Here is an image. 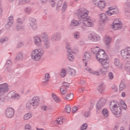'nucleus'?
Here are the masks:
<instances>
[{"instance_id": "f257e3e1", "label": "nucleus", "mask_w": 130, "mask_h": 130, "mask_svg": "<svg viewBox=\"0 0 130 130\" xmlns=\"http://www.w3.org/2000/svg\"><path fill=\"white\" fill-rule=\"evenodd\" d=\"M76 16L79 20L83 21V24L87 27H93V21L88 18L89 12L84 8L78 9L76 12Z\"/></svg>"}, {"instance_id": "f03ea898", "label": "nucleus", "mask_w": 130, "mask_h": 130, "mask_svg": "<svg viewBox=\"0 0 130 130\" xmlns=\"http://www.w3.org/2000/svg\"><path fill=\"white\" fill-rule=\"evenodd\" d=\"M91 52L95 55V57L99 61L108 57V56L105 53V51L103 49H100L98 46L91 48Z\"/></svg>"}, {"instance_id": "7ed1b4c3", "label": "nucleus", "mask_w": 130, "mask_h": 130, "mask_svg": "<svg viewBox=\"0 0 130 130\" xmlns=\"http://www.w3.org/2000/svg\"><path fill=\"white\" fill-rule=\"evenodd\" d=\"M107 58H105V59H101L99 61L101 64L102 66V68L100 69V74L102 76H104L107 74L108 72V68H109V58L108 57H106Z\"/></svg>"}, {"instance_id": "20e7f679", "label": "nucleus", "mask_w": 130, "mask_h": 130, "mask_svg": "<svg viewBox=\"0 0 130 130\" xmlns=\"http://www.w3.org/2000/svg\"><path fill=\"white\" fill-rule=\"evenodd\" d=\"M110 108L113 114L117 117H118L119 114L121 113V107L120 104L114 101H112L110 103Z\"/></svg>"}, {"instance_id": "39448f33", "label": "nucleus", "mask_w": 130, "mask_h": 130, "mask_svg": "<svg viewBox=\"0 0 130 130\" xmlns=\"http://www.w3.org/2000/svg\"><path fill=\"white\" fill-rule=\"evenodd\" d=\"M44 54V50L42 48L34 50L32 51L31 53V57L32 59L36 61H38L41 59V57Z\"/></svg>"}, {"instance_id": "423d86ee", "label": "nucleus", "mask_w": 130, "mask_h": 130, "mask_svg": "<svg viewBox=\"0 0 130 130\" xmlns=\"http://www.w3.org/2000/svg\"><path fill=\"white\" fill-rule=\"evenodd\" d=\"M121 55L124 59L130 58V47L122 49L120 51Z\"/></svg>"}, {"instance_id": "0eeeda50", "label": "nucleus", "mask_w": 130, "mask_h": 130, "mask_svg": "<svg viewBox=\"0 0 130 130\" xmlns=\"http://www.w3.org/2000/svg\"><path fill=\"white\" fill-rule=\"evenodd\" d=\"M8 96L12 100H19L21 98V95L15 90H12L9 92Z\"/></svg>"}, {"instance_id": "6e6552de", "label": "nucleus", "mask_w": 130, "mask_h": 130, "mask_svg": "<svg viewBox=\"0 0 130 130\" xmlns=\"http://www.w3.org/2000/svg\"><path fill=\"white\" fill-rule=\"evenodd\" d=\"M112 27L114 30H119L122 28V22L118 19H115L112 24Z\"/></svg>"}, {"instance_id": "1a4fd4ad", "label": "nucleus", "mask_w": 130, "mask_h": 130, "mask_svg": "<svg viewBox=\"0 0 130 130\" xmlns=\"http://www.w3.org/2000/svg\"><path fill=\"white\" fill-rule=\"evenodd\" d=\"M93 4L102 10L106 7V3L103 0H93Z\"/></svg>"}, {"instance_id": "9d476101", "label": "nucleus", "mask_w": 130, "mask_h": 130, "mask_svg": "<svg viewBox=\"0 0 130 130\" xmlns=\"http://www.w3.org/2000/svg\"><path fill=\"white\" fill-rule=\"evenodd\" d=\"M15 115V110L12 108H8L5 111V115L8 118H12Z\"/></svg>"}, {"instance_id": "9b49d317", "label": "nucleus", "mask_w": 130, "mask_h": 130, "mask_svg": "<svg viewBox=\"0 0 130 130\" xmlns=\"http://www.w3.org/2000/svg\"><path fill=\"white\" fill-rule=\"evenodd\" d=\"M29 20L30 21L29 22L30 27H31L32 30H34V31L37 30V21L36 20V19L35 18L30 17L29 18Z\"/></svg>"}, {"instance_id": "f8f14e48", "label": "nucleus", "mask_w": 130, "mask_h": 130, "mask_svg": "<svg viewBox=\"0 0 130 130\" xmlns=\"http://www.w3.org/2000/svg\"><path fill=\"white\" fill-rule=\"evenodd\" d=\"M88 38L89 40H91V41H93L94 42H97V41L100 40V36L97 34L92 33L88 36Z\"/></svg>"}, {"instance_id": "ddd939ff", "label": "nucleus", "mask_w": 130, "mask_h": 130, "mask_svg": "<svg viewBox=\"0 0 130 130\" xmlns=\"http://www.w3.org/2000/svg\"><path fill=\"white\" fill-rule=\"evenodd\" d=\"M112 41V38L109 36H106L104 38V42L106 45V47L107 49H110V43Z\"/></svg>"}, {"instance_id": "4468645a", "label": "nucleus", "mask_w": 130, "mask_h": 130, "mask_svg": "<svg viewBox=\"0 0 130 130\" xmlns=\"http://www.w3.org/2000/svg\"><path fill=\"white\" fill-rule=\"evenodd\" d=\"M40 99L38 96H35L31 100L30 102L31 104H32V108L33 109H36L37 107L39 106V101Z\"/></svg>"}, {"instance_id": "2eb2a0df", "label": "nucleus", "mask_w": 130, "mask_h": 130, "mask_svg": "<svg viewBox=\"0 0 130 130\" xmlns=\"http://www.w3.org/2000/svg\"><path fill=\"white\" fill-rule=\"evenodd\" d=\"M61 40V34L60 32L54 33L51 38V40L53 42H56V41H59Z\"/></svg>"}, {"instance_id": "dca6fc26", "label": "nucleus", "mask_w": 130, "mask_h": 130, "mask_svg": "<svg viewBox=\"0 0 130 130\" xmlns=\"http://www.w3.org/2000/svg\"><path fill=\"white\" fill-rule=\"evenodd\" d=\"M70 87V84L67 82L63 83V86L60 87V92L61 93L62 95H64L68 93V90L67 89Z\"/></svg>"}, {"instance_id": "f3484780", "label": "nucleus", "mask_w": 130, "mask_h": 130, "mask_svg": "<svg viewBox=\"0 0 130 130\" xmlns=\"http://www.w3.org/2000/svg\"><path fill=\"white\" fill-rule=\"evenodd\" d=\"M9 92V85L8 83L0 84V93H7Z\"/></svg>"}, {"instance_id": "a211bd4d", "label": "nucleus", "mask_w": 130, "mask_h": 130, "mask_svg": "<svg viewBox=\"0 0 130 130\" xmlns=\"http://www.w3.org/2000/svg\"><path fill=\"white\" fill-rule=\"evenodd\" d=\"M105 103H106V99H101L99 101V102L97 103L96 105V107L97 109L100 110V109H101L104 105H105Z\"/></svg>"}, {"instance_id": "6ab92c4d", "label": "nucleus", "mask_w": 130, "mask_h": 130, "mask_svg": "<svg viewBox=\"0 0 130 130\" xmlns=\"http://www.w3.org/2000/svg\"><path fill=\"white\" fill-rule=\"evenodd\" d=\"M13 24H14V17L13 16H10L8 17V22L7 24L5 25L6 28L7 30H9L10 27L13 26Z\"/></svg>"}, {"instance_id": "aec40b11", "label": "nucleus", "mask_w": 130, "mask_h": 130, "mask_svg": "<svg viewBox=\"0 0 130 130\" xmlns=\"http://www.w3.org/2000/svg\"><path fill=\"white\" fill-rule=\"evenodd\" d=\"M106 13L108 16H112V15H118V14H119V9L117 8H114L111 12L108 11L106 12Z\"/></svg>"}, {"instance_id": "412c9836", "label": "nucleus", "mask_w": 130, "mask_h": 130, "mask_svg": "<svg viewBox=\"0 0 130 130\" xmlns=\"http://www.w3.org/2000/svg\"><path fill=\"white\" fill-rule=\"evenodd\" d=\"M35 44L38 47H40L41 46V44H42V41H41V39L39 37L36 36L34 38Z\"/></svg>"}, {"instance_id": "4be33fe9", "label": "nucleus", "mask_w": 130, "mask_h": 130, "mask_svg": "<svg viewBox=\"0 0 130 130\" xmlns=\"http://www.w3.org/2000/svg\"><path fill=\"white\" fill-rule=\"evenodd\" d=\"M100 21L102 23V24H104L105 22L108 20V18H107V16H106V14L105 13H102L99 15Z\"/></svg>"}, {"instance_id": "5701e85b", "label": "nucleus", "mask_w": 130, "mask_h": 130, "mask_svg": "<svg viewBox=\"0 0 130 130\" xmlns=\"http://www.w3.org/2000/svg\"><path fill=\"white\" fill-rule=\"evenodd\" d=\"M40 37L43 42L49 40V38L48 37V34H47V32H42L41 34Z\"/></svg>"}, {"instance_id": "b1692460", "label": "nucleus", "mask_w": 130, "mask_h": 130, "mask_svg": "<svg viewBox=\"0 0 130 130\" xmlns=\"http://www.w3.org/2000/svg\"><path fill=\"white\" fill-rule=\"evenodd\" d=\"M73 54H75V52H74V51H71V52H68V59L70 61H73V60L75 59V56H74Z\"/></svg>"}, {"instance_id": "393cba45", "label": "nucleus", "mask_w": 130, "mask_h": 130, "mask_svg": "<svg viewBox=\"0 0 130 130\" xmlns=\"http://www.w3.org/2000/svg\"><path fill=\"white\" fill-rule=\"evenodd\" d=\"M90 59H91V54L89 52H85L84 53V58L83 59V61H85V60L89 61Z\"/></svg>"}, {"instance_id": "a878e982", "label": "nucleus", "mask_w": 130, "mask_h": 130, "mask_svg": "<svg viewBox=\"0 0 130 130\" xmlns=\"http://www.w3.org/2000/svg\"><path fill=\"white\" fill-rule=\"evenodd\" d=\"M98 90L100 93H103L105 91V85L103 83L100 84L98 87Z\"/></svg>"}, {"instance_id": "bb28decb", "label": "nucleus", "mask_w": 130, "mask_h": 130, "mask_svg": "<svg viewBox=\"0 0 130 130\" xmlns=\"http://www.w3.org/2000/svg\"><path fill=\"white\" fill-rule=\"evenodd\" d=\"M67 73H68L69 75H70V76H73V77L76 76V70L70 68L67 69Z\"/></svg>"}, {"instance_id": "cd10ccee", "label": "nucleus", "mask_w": 130, "mask_h": 130, "mask_svg": "<svg viewBox=\"0 0 130 130\" xmlns=\"http://www.w3.org/2000/svg\"><path fill=\"white\" fill-rule=\"evenodd\" d=\"M126 85H125V83L121 81L119 85V91H123L125 89Z\"/></svg>"}, {"instance_id": "c85d7f7f", "label": "nucleus", "mask_w": 130, "mask_h": 130, "mask_svg": "<svg viewBox=\"0 0 130 130\" xmlns=\"http://www.w3.org/2000/svg\"><path fill=\"white\" fill-rule=\"evenodd\" d=\"M70 26L72 27H77V26H80V23L76 20H73L70 23Z\"/></svg>"}, {"instance_id": "c756f323", "label": "nucleus", "mask_w": 130, "mask_h": 130, "mask_svg": "<svg viewBox=\"0 0 130 130\" xmlns=\"http://www.w3.org/2000/svg\"><path fill=\"white\" fill-rule=\"evenodd\" d=\"M49 80H50V75L49 73H46L45 74V81L44 82V85H46L48 82H49Z\"/></svg>"}, {"instance_id": "7c9ffc66", "label": "nucleus", "mask_w": 130, "mask_h": 130, "mask_svg": "<svg viewBox=\"0 0 130 130\" xmlns=\"http://www.w3.org/2000/svg\"><path fill=\"white\" fill-rule=\"evenodd\" d=\"M73 98H74V94L73 93H70L65 96L64 99L65 100H67V101H71V100H73Z\"/></svg>"}, {"instance_id": "2f4dec72", "label": "nucleus", "mask_w": 130, "mask_h": 130, "mask_svg": "<svg viewBox=\"0 0 130 130\" xmlns=\"http://www.w3.org/2000/svg\"><path fill=\"white\" fill-rule=\"evenodd\" d=\"M120 106L121 107V109H124V110H126V108H127V106H126V104H125V102L123 101H121L120 102Z\"/></svg>"}, {"instance_id": "473e14b6", "label": "nucleus", "mask_w": 130, "mask_h": 130, "mask_svg": "<svg viewBox=\"0 0 130 130\" xmlns=\"http://www.w3.org/2000/svg\"><path fill=\"white\" fill-rule=\"evenodd\" d=\"M25 26L23 24H16V29L17 31H21V30H24Z\"/></svg>"}, {"instance_id": "72a5a7b5", "label": "nucleus", "mask_w": 130, "mask_h": 130, "mask_svg": "<svg viewBox=\"0 0 130 130\" xmlns=\"http://www.w3.org/2000/svg\"><path fill=\"white\" fill-rule=\"evenodd\" d=\"M64 3V2H63V1H62V0L58 1L57 3V6L56 7V10L57 11H59V10H58V8H60V7H61V6H62V5H63Z\"/></svg>"}, {"instance_id": "f704fd0d", "label": "nucleus", "mask_w": 130, "mask_h": 130, "mask_svg": "<svg viewBox=\"0 0 130 130\" xmlns=\"http://www.w3.org/2000/svg\"><path fill=\"white\" fill-rule=\"evenodd\" d=\"M32 117V114L28 113L24 115L23 118L24 120H29Z\"/></svg>"}, {"instance_id": "c9c22d12", "label": "nucleus", "mask_w": 130, "mask_h": 130, "mask_svg": "<svg viewBox=\"0 0 130 130\" xmlns=\"http://www.w3.org/2000/svg\"><path fill=\"white\" fill-rule=\"evenodd\" d=\"M86 71H88L89 72L90 74H92L93 75H95L96 76H99V75H100L99 72H98V71H93L92 70V69H91L90 68H87V69H86Z\"/></svg>"}, {"instance_id": "e433bc0d", "label": "nucleus", "mask_w": 130, "mask_h": 130, "mask_svg": "<svg viewBox=\"0 0 130 130\" xmlns=\"http://www.w3.org/2000/svg\"><path fill=\"white\" fill-rule=\"evenodd\" d=\"M43 42L44 44L45 48L48 49V48H50V42H49V40Z\"/></svg>"}, {"instance_id": "4c0bfd02", "label": "nucleus", "mask_w": 130, "mask_h": 130, "mask_svg": "<svg viewBox=\"0 0 130 130\" xmlns=\"http://www.w3.org/2000/svg\"><path fill=\"white\" fill-rule=\"evenodd\" d=\"M67 76V71L65 69H62L60 71V77L61 78H64Z\"/></svg>"}, {"instance_id": "58836bf2", "label": "nucleus", "mask_w": 130, "mask_h": 130, "mask_svg": "<svg viewBox=\"0 0 130 130\" xmlns=\"http://www.w3.org/2000/svg\"><path fill=\"white\" fill-rule=\"evenodd\" d=\"M63 121H64V119H61L60 118H58L55 121V122L57 123V124H60L61 125L62 123H63Z\"/></svg>"}, {"instance_id": "ea45409f", "label": "nucleus", "mask_w": 130, "mask_h": 130, "mask_svg": "<svg viewBox=\"0 0 130 130\" xmlns=\"http://www.w3.org/2000/svg\"><path fill=\"white\" fill-rule=\"evenodd\" d=\"M26 107L27 109H31V108H33V105L32 104V103L30 101H28L26 104Z\"/></svg>"}, {"instance_id": "a19ab883", "label": "nucleus", "mask_w": 130, "mask_h": 130, "mask_svg": "<svg viewBox=\"0 0 130 130\" xmlns=\"http://www.w3.org/2000/svg\"><path fill=\"white\" fill-rule=\"evenodd\" d=\"M102 113L104 116V117H108L109 115V113H108V110L107 109H104L102 110Z\"/></svg>"}, {"instance_id": "79ce46f5", "label": "nucleus", "mask_w": 130, "mask_h": 130, "mask_svg": "<svg viewBox=\"0 0 130 130\" xmlns=\"http://www.w3.org/2000/svg\"><path fill=\"white\" fill-rule=\"evenodd\" d=\"M12 64V61L11 60H8L5 63V68H6L7 69H9L10 67H11Z\"/></svg>"}, {"instance_id": "37998d69", "label": "nucleus", "mask_w": 130, "mask_h": 130, "mask_svg": "<svg viewBox=\"0 0 130 130\" xmlns=\"http://www.w3.org/2000/svg\"><path fill=\"white\" fill-rule=\"evenodd\" d=\"M114 63L116 67H119L120 66V61L118 58H116L114 59Z\"/></svg>"}, {"instance_id": "c03bdc74", "label": "nucleus", "mask_w": 130, "mask_h": 130, "mask_svg": "<svg viewBox=\"0 0 130 130\" xmlns=\"http://www.w3.org/2000/svg\"><path fill=\"white\" fill-rule=\"evenodd\" d=\"M52 97L56 102H59V101H60V99L57 97L54 93L52 94Z\"/></svg>"}, {"instance_id": "a18cd8bd", "label": "nucleus", "mask_w": 130, "mask_h": 130, "mask_svg": "<svg viewBox=\"0 0 130 130\" xmlns=\"http://www.w3.org/2000/svg\"><path fill=\"white\" fill-rule=\"evenodd\" d=\"M74 37L75 39H79L81 38V33L78 31H76L74 34Z\"/></svg>"}, {"instance_id": "49530a36", "label": "nucleus", "mask_w": 130, "mask_h": 130, "mask_svg": "<svg viewBox=\"0 0 130 130\" xmlns=\"http://www.w3.org/2000/svg\"><path fill=\"white\" fill-rule=\"evenodd\" d=\"M68 9V4L66 2H64L62 7L61 11L63 13L66 12V10Z\"/></svg>"}, {"instance_id": "de8ad7c7", "label": "nucleus", "mask_w": 130, "mask_h": 130, "mask_svg": "<svg viewBox=\"0 0 130 130\" xmlns=\"http://www.w3.org/2000/svg\"><path fill=\"white\" fill-rule=\"evenodd\" d=\"M28 3H30V0H21L19 2V5H26V4H28Z\"/></svg>"}, {"instance_id": "09e8293b", "label": "nucleus", "mask_w": 130, "mask_h": 130, "mask_svg": "<svg viewBox=\"0 0 130 130\" xmlns=\"http://www.w3.org/2000/svg\"><path fill=\"white\" fill-rule=\"evenodd\" d=\"M66 49L67 50V52H72V51H73V50L71 48L69 43L66 44Z\"/></svg>"}, {"instance_id": "8fccbe9b", "label": "nucleus", "mask_w": 130, "mask_h": 130, "mask_svg": "<svg viewBox=\"0 0 130 130\" xmlns=\"http://www.w3.org/2000/svg\"><path fill=\"white\" fill-rule=\"evenodd\" d=\"M8 40H9V38H8L7 37H5L2 38L0 39V43L3 44L4 42H7V41H8Z\"/></svg>"}, {"instance_id": "3c124183", "label": "nucleus", "mask_w": 130, "mask_h": 130, "mask_svg": "<svg viewBox=\"0 0 130 130\" xmlns=\"http://www.w3.org/2000/svg\"><path fill=\"white\" fill-rule=\"evenodd\" d=\"M16 60H22L23 59V54L19 53L15 58Z\"/></svg>"}, {"instance_id": "603ef678", "label": "nucleus", "mask_w": 130, "mask_h": 130, "mask_svg": "<svg viewBox=\"0 0 130 130\" xmlns=\"http://www.w3.org/2000/svg\"><path fill=\"white\" fill-rule=\"evenodd\" d=\"M23 20H22V19L18 18H17V20H16V25H23Z\"/></svg>"}, {"instance_id": "864d4df0", "label": "nucleus", "mask_w": 130, "mask_h": 130, "mask_svg": "<svg viewBox=\"0 0 130 130\" xmlns=\"http://www.w3.org/2000/svg\"><path fill=\"white\" fill-rule=\"evenodd\" d=\"M130 7H128V8H125L124 6V11H125V14L126 15V16H129L130 15V11L129 10H127L128 9H129Z\"/></svg>"}, {"instance_id": "5fc2aeb1", "label": "nucleus", "mask_w": 130, "mask_h": 130, "mask_svg": "<svg viewBox=\"0 0 130 130\" xmlns=\"http://www.w3.org/2000/svg\"><path fill=\"white\" fill-rule=\"evenodd\" d=\"M24 12L26 14H30V13H31V12H32V9H31V8H30V7H27L25 9Z\"/></svg>"}, {"instance_id": "6e6d98bb", "label": "nucleus", "mask_w": 130, "mask_h": 130, "mask_svg": "<svg viewBox=\"0 0 130 130\" xmlns=\"http://www.w3.org/2000/svg\"><path fill=\"white\" fill-rule=\"evenodd\" d=\"M108 78L109 80H113L114 76H113V73H112V72H109L108 73Z\"/></svg>"}, {"instance_id": "4d7b16f0", "label": "nucleus", "mask_w": 130, "mask_h": 130, "mask_svg": "<svg viewBox=\"0 0 130 130\" xmlns=\"http://www.w3.org/2000/svg\"><path fill=\"white\" fill-rule=\"evenodd\" d=\"M87 127H88V124L84 123L81 126V130L87 129Z\"/></svg>"}, {"instance_id": "13d9d810", "label": "nucleus", "mask_w": 130, "mask_h": 130, "mask_svg": "<svg viewBox=\"0 0 130 130\" xmlns=\"http://www.w3.org/2000/svg\"><path fill=\"white\" fill-rule=\"evenodd\" d=\"M65 110L68 113H70L71 112V107L70 106L67 105L65 108Z\"/></svg>"}, {"instance_id": "bf43d9fd", "label": "nucleus", "mask_w": 130, "mask_h": 130, "mask_svg": "<svg viewBox=\"0 0 130 130\" xmlns=\"http://www.w3.org/2000/svg\"><path fill=\"white\" fill-rule=\"evenodd\" d=\"M111 88L112 90H114V91H115V92H117L118 91V88L115 85H113L111 87Z\"/></svg>"}, {"instance_id": "052dcab7", "label": "nucleus", "mask_w": 130, "mask_h": 130, "mask_svg": "<svg viewBox=\"0 0 130 130\" xmlns=\"http://www.w3.org/2000/svg\"><path fill=\"white\" fill-rule=\"evenodd\" d=\"M25 130H32L31 126L29 124H26L25 126Z\"/></svg>"}, {"instance_id": "680f3d73", "label": "nucleus", "mask_w": 130, "mask_h": 130, "mask_svg": "<svg viewBox=\"0 0 130 130\" xmlns=\"http://www.w3.org/2000/svg\"><path fill=\"white\" fill-rule=\"evenodd\" d=\"M56 2V0H50V4L52 5V7H53V8H54V7H55Z\"/></svg>"}, {"instance_id": "e2e57ef3", "label": "nucleus", "mask_w": 130, "mask_h": 130, "mask_svg": "<svg viewBox=\"0 0 130 130\" xmlns=\"http://www.w3.org/2000/svg\"><path fill=\"white\" fill-rule=\"evenodd\" d=\"M87 27H88L87 26H86V25L83 23V24L81 26V28L82 30H85L87 29Z\"/></svg>"}, {"instance_id": "0e129e2a", "label": "nucleus", "mask_w": 130, "mask_h": 130, "mask_svg": "<svg viewBox=\"0 0 130 130\" xmlns=\"http://www.w3.org/2000/svg\"><path fill=\"white\" fill-rule=\"evenodd\" d=\"M78 111V107H73L72 109V113H75V112H77Z\"/></svg>"}, {"instance_id": "69168bd1", "label": "nucleus", "mask_w": 130, "mask_h": 130, "mask_svg": "<svg viewBox=\"0 0 130 130\" xmlns=\"http://www.w3.org/2000/svg\"><path fill=\"white\" fill-rule=\"evenodd\" d=\"M129 7H130V2H126L124 5V8H129Z\"/></svg>"}, {"instance_id": "338daca9", "label": "nucleus", "mask_w": 130, "mask_h": 130, "mask_svg": "<svg viewBox=\"0 0 130 130\" xmlns=\"http://www.w3.org/2000/svg\"><path fill=\"white\" fill-rule=\"evenodd\" d=\"M5 102V99L3 98H0V105H3L4 104V103Z\"/></svg>"}, {"instance_id": "774afa93", "label": "nucleus", "mask_w": 130, "mask_h": 130, "mask_svg": "<svg viewBox=\"0 0 130 130\" xmlns=\"http://www.w3.org/2000/svg\"><path fill=\"white\" fill-rule=\"evenodd\" d=\"M79 84L82 85H86V81L85 80H81L80 81Z\"/></svg>"}]
</instances>
